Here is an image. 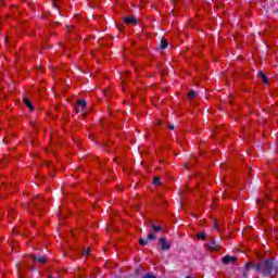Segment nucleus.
Here are the masks:
<instances>
[{"mask_svg": "<svg viewBox=\"0 0 278 278\" xmlns=\"http://www.w3.org/2000/svg\"><path fill=\"white\" fill-rule=\"evenodd\" d=\"M189 99H197V92L195 91L189 92Z\"/></svg>", "mask_w": 278, "mask_h": 278, "instance_id": "12", "label": "nucleus"}, {"mask_svg": "<svg viewBox=\"0 0 278 278\" xmlns=\"http://www.w3.org/2000/svg\"><path fill=\"white\" fill-rule=\"evenodd\" d=\"M75 110L76 112H84V110H86V100H78Z\"/></svg>", "mask_w": 278, "mask_h": 278, "instance_id": "2", "label": "nucleus"}, {"mask_svg": "<svg viewBox=\"0 0 278 278\" xmlns=\"http://www.w3.org/2000/svg\"><path fill=\"white\" fill-rule=\"evenodd\" d=\"M152 229H153L154 231H161V230H162V226L152 225Z\"/></svg>", "mask_w": 278, "mask_h": 278, "instance_id": "14", "label": "nucleus"}, {"mask_svg": "<svg viewBox=\"0 0 278 278\" xmlns=\"http://www.w3.org/2000/svg\"><path fill=\"white\" fill-rule=\"evenodd\" d=\"M255 268L258 273H262V275H266L269 277L273 275H277L278 273L277 265H275V262L273 261H264L257 264Z\"/></svg>", "mask_w": 278, "mask_h": 278, "instance_id": "1", "label": "nucleus"}, {"mask_svg": "<svg viewBox=\"0 0 278 278\" xmlns=\"http://www.w3.org/2000/svg\"><path fill=\"white\" fill-rule=\"evenodd\" d=\"M142 278H157V277H155V275H153L152 273H148Z\"/></svg>", "mask_w": 278, "mask_h": 278, "instance_id": "13", "label": "nucleus"}, {"mask_svg": "<svg viewBox=\"0 0 278 278\" xmlns=\"http://www.w3.org/2000/svg\"><path fill=\"white\" fill-rule=\"evenodd\" d=\"M207 248L210 249V251H219L220 245H218L215 240H212L211 242H208Z\"/></svg>", "mask_w": 278, "mask_h": 278, "instance_id": "5", "label": "nucleus"}, {"mask_svg": "<svg viewBox=\"0 0 278 278\" xmlns=\"http://www.w3.org/2000/svg\"><path fill=\"white\" fill-rule=\"evenodd\" d=\"M258 75H260L261 77H263L264 84H268V78H266V75H264V73L260 72Z\"/></svg>", "mask_w": 278, "mask_h": 278, "instance_id": "11", "label": "nucleus"}, {"mask_svg": "<svg viewBox=\"0 0 278 278\" xmlns=\"http://www.w3.org/2000/svg\"><path fill=\"white\" fill-rule=\"evenodd\" d=\"M34 263L38 262L39 264H47V258L45 256H30Z\"/></svg>", "mask_w": 278, "mask_h": 278, "instance_id": "6", "label": "nucleus"}, {"mask_svg": "<svg viewBox=\"0 0 278 278\" xmlns=\"http://www.w3.org/2000/svg\"><path fill=\"white\" fill-rule=\"evenodd\" d=\"M249 266H251V264L248 263V264L245 265V267L249 268Z\"/></svg>", "mask_w": 278, "mask_h": 278, "instance_id": "21", "label": "nucleus"}, {"mask_svg": "<svg viewBox=\"0 0 278 278\" xmlns=\"http://www.w3.org/2000/svg\"><path fill=\"white\" fill-rule=\"evenodd\" d=\"M169 129H175V125H169Z\"/></svg>", "mask_w": 278, "mask_h": 278, "instance_id": "20", "label": "nucleus"}, {"mask_svg": "<svg viewBox=\"0 0 278 278\" xmlns=\"http://www.w3.org/2000/svg\"><path fill=\"white\" fill-rule=\"evenodd\" d=\"M23 101H24V104L26 105V108L28 109V110H34V104L31 103V101H29V99H27V98H23Z\"/></svg>", "mask_w": 278, "mask_h": 278, "instance_id": "8", "label": "nucleus"}, {"mask_svg": "<svg viewBox=\"0 0 278 278\" xmlns=\"http://www.w3.org/2000/svg\"><path fill=\"white\" fill-rule=\"evenodd\" d=\"M198 238H200V240H205V235L204 233H200V235H198Z\"/></svg>", "mask_w": 278, "mask_h": 278, "instance_id": "18", "label": "nucleus"}, {"mask_svg": "<svg viewBox=\"0 0 278 278\" xmlns=\"http://www.w3.org/2000/svg\"><path fill=\"white\" fill-rule=\"evenodd\" d=\"M160 244H161L162 251H168V249H170V243H168V241H166V238H161Z\"/></svg>", "mask_w": 278, "mask_h": 278, "instance_id": "3", "label": "nucleus"}, {"mask_svg": "<svg viewBox=\"0 0 278 278\" xmlns=\"http://www.w3.org/2000/svg\"><path fill=\"white\" fill-rule=\"evenodd\" d=\"M139 243L141 244V247H147V244H149V239H141L139 240Z\"/></svg>", "mask_w": 278, "mask_h": 278, "instance_id": "10", "label": "nucleus"}, {"mask_svg": "<svg viewBox=\"0 0 278 278\" xmlns=\"http://www.w3.org/2000/svg\"><path fill=\"white\" fill-rule=\"evenodd\" d=\"M186 278H191L190 276H187Z\"/></svg>", "mask_w": 278, "mask_h": 278, "instance_id": "22", "label": "nucleus"}, {"mask_svg": "<svg viewBox=\"0 0 278 278\" xmlns=\"http://www.w3.org/2000/svg\"><path fill=\"white\" fill-rule=\"evenodd\" d=\"M84 253H85L86 255H89V254H90V250L84 251Z\"/></svg>", "mask_w": 278, "mask_h": 278, "instance_id": "19", "label": "nucleus"}, {"mask_svg": "<svg viewBox=\"0 0 278 278\" xmlns=\"http://www.w3.org/2000/svg\"><path fill=\"white\" fill-rule=\"evenodd\" d=\"M124 22L127 24V25H138V20L136 18V16H126L124 18Z\"/></svg>", "mask_w": 278, "mask_h": 278, "instance_id": "4", "label": "nucleus"}, {"mask_svg": "<svg viewBox=\"0 0 278 278\" xmlns=\"http://www.w3.org/2000/svg\"><path fill=\"white\" fill-rule=\"evenodd\" d=\"M168 47V42L166 41V39H162L161 40V49H166Z\"/></svg>", "mask_w": 278, "mask_h": 278, "instance_id": "9", "label": "nucleus"}, {"mask_svg": "<svg viewBox=\"0 0 278 278\" xmlns=\"http://www.w3.org/2000/svg\"><path fill=\"white\" fill-rule=\"evenodd\" d=\"M58 1H60V0H52L53 8H58Z\"/></svg>", "mask_w": 278, "mask_h": 278, "instance_id": "17", "label": "nucleus"}, {"mask_svg": "<svg viewBox=\"0 0 278 278\" xmlns=\"http://www.w3.org/2000/svg\"><path fill=\"white\" fill-rule=\"evenodd\" d=\"M148 240H155V235L153 233L148 235Z\"/></svg>", "mask_w": 278, "mask_h": 278, "instance_id": "16", "label": "nucleus"}, {"mask_svg": "<svg viewBox=\"0 0 278 278\" xmlns=\"http://www.w3.org/2000/svg\"><path fill=\"white\" fill-rule=\"evenodd\" d=\"M153 184L155 186H160V178L159 177L153 178Z\"/></svg>", "mask_w": 278, "mask_h": 278, "instance_id": "15", "label": "nucleus"}, {"mask_svg": "<svg viewBox=\"0 0 278 278\" xmlns=\"http://www.w3.org/2000/svg\"><path fill=\"white\" fill-rule=\"evenodd\" d=\"M223 262L225 264H233V262H236V257L226 255V256H224Z\"/></svg>", "mask_w": 278, "mask_h": 278, "instance_id": "7", "label": "nucleus"}]
</instances>
